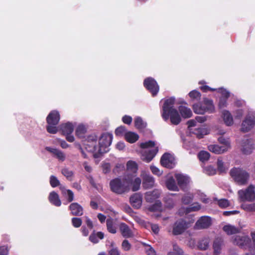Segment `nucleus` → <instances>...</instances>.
Listing matches in <instances>:
<instances>
[{
	"instance_id": "nucleus-1",
	"label": "nucleus",
	"mask_w": 255,
	"mask_h": 255,
	"mask_svg": "<svg viewBox=\"0 0 255 255\" xmlns=\"http://www.w3.org/2000/svg\"><path fill=\"white\" fill-rule=\"evenodd\" d=\"M112 134L108 133L103 134L98 141L96 135H90L85 140V147L87 151L93 154L94 158H98L109 151V146L112 143Z\"/></svg>"
},
{
	"instance_id": "nucleus-2",
	"label": "nucleus",
	"mask_w": 255,
	"mask_h": 255,
	"mask_svg": "<svg viewBox=\"0 0 255 255\" xmlns=\"http://www.w3.org/2000/svg\"><path fill=\"white\" fill-rule=\"evenodd\" d=\"M175 98H170L164 101L162 106V117L166 121L170 119V122L174 125H178L181 121V117L174 108Z\"/></svg>"
},
{
	"instance_id": "nucleus-3",
	"label": "nucleus",
	"mask_w": 255,
	"mask_h": 255,
	"mask_svg": "<svg viewBox=\"0 0 255 255\" xmlns=\"http://www.w3.org/2000/svg\"><path fill=\"white\" fill-rule=\"evenodd\" d=\"M139 146L141 148V158L146 162L151 161L158 150V147L156 146L155 142L151 140L141 142Z\"/></svg>"
},
{
	"instance_id": "nucleus-4",
	"label": "nucleus",
	"mask_w": 255,
	"mask_h": 255,
	"mask_svg": "<svg viewBox=\"0 0 255 255\" xmlns=\"http://www.w3.org/2000/svg\"><path fill=\"white\" fill-rule=\"evenodd\" d=\"M130 183V180L129 178H116L110 181V186L113 192L122 194L129 191Z\"/></svg>"
},
{
	"instance_id": "nucleus-5",
	"label": "nucleus",
	"mask_w": 255,
	"mask_h": 255,
	"mask_svg": "<svg viewBox=\"0 0 255 255\" xmlns=\"http://www.w3.org/2000/svg\"><path fill=\"white\" fill-rule=\"evenodd\" d=\"M230 175L234 181L240 185L247 184L250 178L249 174L240 168H234L230 171Z\"/></svg>"
},
{
	"instance_id": "nucleus-6",
	"label": "nucleus",
	"mask_w": 255,
	"mask_h": 255,
	"mask_svg": "<svg viewBox=\"0 0 255 255\" xmlns=\"http://www.w3.org/2000/svg\"><path fill=\"white\" fill-rule=\"evenodd\" d=\"M194 112L197 114H204L207 112L213 113L215 107L212 100L208 98H204L202 103H198L193 105Z\"/></svg>"
},
{
	"instance_id": "nucleus-7",
	"label": "nucleus",
	"mask_w": 255,
	"mask_h": 255,
	"mask_svg": "<svg viewBox=\"0 0 255 255\" xmlns=\"http://www.w3.org/2000/svg\"><path fill=\"white\" fill-rule=\"evenodd\" d=\"M238 199L240 202H252L255 199V186L249 185L245 189L238 192Z\"/></svg>"
},
{
	"instance_id": "nucleus-8",
	"label": "nucleus",
	"mask_w": 255,
	"mask_h": 255,
	"mask_svg": "<svg viewBox=\"0 0 255 255\" xmlns=\"http://www.w3.org/2000/svg\"><path fill=\"white\" fill-rule=\"evenodd\" d=\"M255 126V113L250 112L246 116L241 126V131L247 132L250 131Z\"/></svg>"
},
{
	"instance_id": "nucleus-9",
	"label": "nucleus",
	"mask_w": 255,
	"mask_h": 255,
	"mask_svg": "<svg viewBox=\"0 0 255 255\" xmlns=\"http://www.w3.org/2000/svg\"><path fill=\"white\" fill-rule=\"evenodd\" d=\"M74 125L70 122L63 124L60 125V129L62 133L66 136L67 141L72 142L75 140V137L72 134L74 130Z\"/></svg>"
},
{
	"instance_id": "nucleus-10",
	"label": "nucleus",
	"mask_w": 255,
	"mask_h": 255,
	"mask_svg": "<svg viewBox=\"0 0 255 255\" xmlns=\"http://www.w3.org/2000/svg\"><path fill=\"white\" fill-rule=\"evenodd\" d=\"M254 144L251 139H243L241 143L240 149L245 155L251 154L254 149Z\"/></svg>"
},
{
	"instance_id": "nucleus-11",
	"label": "nucleus",
	"mask_w": 255,
	"mask_h": 255,
	"mask_svg": "<svg viewBox=\"0 0 255 255\" xmlns=\"http://www.w3.org/2000/svg\"><path fill=\"white\" fill-rule=\"evenodd\" d=\"M144 87L152 94L153 96L157 94L159 91V86L156 81L152 78L149 77L144 81Z\"/></svg>"
},
{
	"instance_id": "nucleus-12",
	"label": "nucleus",
	"mask_w": 255,
	"mask_h": 255,
	"mask_svg": "<svg viewBox=\"0 0 255 255\" xmlns=\"http://www.w3.org/2000/svg\"><path fill=\"white\" fill-rule=\"evenodd\" d=\"M140 176L142 179V186L145 189H149L155 185L154 178L145 171H142Z\"/></svg>"
},
{
	"instance_id": "nucleus-13",
	"label": "nucleus",
	"mask_w": 255,
	"mask_h": 255,
	"mask_svg": "<svg viewBox=\"0 0 255 255\" xmlns=\"http://www.w3.org/2000/svg\"><path fill=\"white\" fill-rule=\"evenodd\" d=\"M189 227V224L180 220L176 221L173 226L172 234L178 235L182 234Z\"/></svg>"
},
{
	"instance_id": "nucleus-14",
	"label": "nucleus",
	"mask_w": 255,
	"mask_h": 255,
	"mask_svg": "<svg viewBox=\"0 0 255 255\" xmlns=\"http://www.w3.org/2000/svg\"><path fill=\"white\" fill-rule=\"evenodd\" d=\"M250 242L251 240L247 236H236L232 240V242L234 244L243 249H246Z\"/></svg>"
},
{
	"instance_id": "nucleus-15",
	"label": "nucleus",
	"mask_w": 255,
	"mask_h": 255,
	"mask_svg": "<svg viewBox=\"0 0 255 255\" xmlns=\"http://www.w3.org/2000/svg\"><path fill=\"white\" fill-rule=\"evenodd\" d=\"M160 162L163 166L168 168H173L175 164L174 156L169 153H165L162 155Z\"/></svg>"
},
{
	"instance_id": "nucleus-16",
	"label": "nucleus",
	"mask_w": 255,
	"mask_h": 255,
	"mask_svg": "<svg viewBox=\"0 0 255 255\" xmlns=\"http://www.w3.org/2000/svg\"><path fill=\"white\" fill-rule=\"evenodd\" d=\"M166 188L170 191H178L179 188L171 174H168L164 177Z\"/></svg>"
},
{
	"instance_id": "nucleus-17",
	"label": "nucleus",
	"mask_w": 255,
	"mask_h": 255,
	"mask_svg": "<svg viewBox=\"0 0 255 255\" xmlns=\"http://www.w3.org/2000/svg\"><path fill=\"white\" fill-rule=\"evenodd\" d=\"M212 224L211 219L208 216L201 217L196 223L195 228L196 229H203L209 227Z\"/></svg>"
},
{
	"instance_id": "nucleus-18",
	"label": "nucleus",
	"mask_w": 255,
	"mask_h": 255,
	"mask_svg": "<svg viewBox=\"0 0 255 255\" xmlns=\"http://www.w3.org/2000/svg\"><path fill=\"white\" fill-rule=\"evenodd\" d=\"M200 88L203 92H205L208 91H217L218 93L221 94L222 96L221 98L225 99H228L230 95V93L228 91L223 88L213 89L206 85L202 86L200 87Z\"/></svg>"
},
{
	"instance_id": "nucleus-19",
	"label": "nucleus",
	"mask_w": 255,
	"mask_h": 255,
	"mask_svg": "<svg viewBox=\"0 0 255 255\" xmlns=\"http://www.w3.org/2000/svg\"><path fill=\"white\" fill-rule=\"evenodd\" d=\"M161 193V191L158 189H155L152 191L147 192L145 194V199L148 202H153L159 197Z\"/></svg>"
},
{
	"instance_id": "nucleus-20",
	"label": "nucleus",
	"mask_w": 255,
	"mask_h": 255,
	"mask_svg": "<svg viewBox=\"0 0 255 255\" xmlns=\"http://www.w3.org/2000/svg\"><path fill=\"white\" fill-rule=\"evenodd\" d=\"M60 120V114L57 111H51L47 117L48 124L57 125Z\"/></svg>"
},
{
	"instance_id": "nucleus-21",
	"label": "nucleus",
	"mask_w": 255,
	"mask_h": 255,
	"mask_svg": "<svg viewBox=\"0 0 255 255\" xmlns=\"http://www.w3.org/2000/svg\"><path fill=\"white\" fill-rule=\"evenodd\" d=\"M175 177L176 179L178 185L181 187L186 186L190 181V178L188 176L180 173H175Z\"/></svg>"
},
{
	"instance_id": "nucleus-22",
	"label": "nucleus",
	"mask_w": 255,
	"mask_h": 255,
	"mask_svg": "<svg viewBox=\"0 0 255 255\" xmlns=\"http://www.w3.org/2000/svg\"><path fill=\"white\" fill-rule=\"evenodd\" d=\"M142 195L139 193H135L130 198V202L132 206L136 208H139L142 204Z\"/></svg>"
},
{
	"instance_id": "nucleus-23",
	"label": "nucleus",
	"mask_w": 255,
	"mask_h": 255,
	"mask_svg": "<svg viewBox=\"0 0 255 255\" xmlns=\"http://www.w3.org/2000/svg\"><path fill=\"white\" fill-rule=\"evenodd\" d=\"M45 149L51 153L55 157H56L59 160L63 161L66 158L65 154L62 151L54 148L50 147H46Z\"/></svg>"
},
{
	"instance_id": "nucleus-24",
	"label": "nucleus",
	"mask_w": 255,
	"mask_h": 255,
	"mask_svg": "<svg viewBox=\"0 0 255 255\" xmlns=\"http://www.w3.org/2000/svg\"><path fill=\"white\" fill-rule=\"evenodd\" d=\"M69 209L71 210L72 215L75 216H81L83 214V209L82 207L77 203H73L70 206Z\"/></svg>"
},
{
	"instance_id": "nucleus-25",
	"label": "nucleus",
	"mask_w": 255,
	"mask_h": 255,
	"mask_svg": "<svg viewBox=\"0 0 255 255\" xmlns=\"http://www.w3.org/2000/svg\"><path fill=\"white\" fill-rule=\"evenodd\" d=\"M222 118L226 126H231L233 125L234 121L233 117L228 111H223L222 112Z\"/></svg>"
},
{
	"instance_id": "nucleus-26",
	"label": "nucleus",
	"mask_w": 255,
	"mask_h": 255,
	"mask_svg": "<svg viewBox=\"0 0 255 255\" xmlns=\"http://www.w3.org/2000/svg\"><path fill=\"white\" fill-rule=\"evenodd\" d=\"M120 230L122 236L125 238H130L133 236L132 231L128 226L125 223H121L120 225Z\"/></svg>"
},
{
	"instance_id": "nucleus-27",
	"label": "nucleus",
	"mask_w": 255,
	"mask_h": 255,
	"mask_svg": "<svg viewBox=\"0 0 255 255\" xmlns=\"http://www.w3.org/2000/svg\"><path fill=\"white\" fill-rule=\"evenodd\" d=\"M126 178H129L130 180V183H129V186L131 185L132 186V190L133 191H136L139 189L140 184H141V179L139 177H135L133 180V176H126Z\"/></svg>"
},
{
	"instance_id": "nucleus-28",
	"label": "nucleus",
	"mask_w": 255,
	"mask_h": 255,
	"mask_svg": "<svg viewBox=\"0 0 255 255\" xmlns=\"http://www.w3.org/2000/svg\"><path fill=\"white\" fill-rule=\"evenodd\" d=\"M87 131V127L83 124H80L76 128L75 134L78 138L83 139L85 137Z\"/></svg>"
},
{
	"instance_id": "nucleus-29",
	"label": "nucleus",
	"mask_w": 255,
	"mask_h": 255,
	"mask_svg": "<svg viewBox=\"0 0 255 255\" xmlns=\"http://www.w3.org/2000/svg\"><path fill=\"white\" fill-rule=\"evenodd\" d=\"M223 230L228 235L235 234L240 231L239 228L229 224L224 225L223 227Z\"/></svg>"
},
{
	"instance_id": "nucleus-30",
	"label": "nucleus",
	"mask_w": 255,
	"mask_h": 255,
	"mask_svg": "<svg viewBox=\"0 0 255 255\" xmlns=\"http://www.w3.org/2000/svg\"><path fill=\"white\" fill-rule=\"evenodd\" d=\"M165 208L170 209L173 208L175 205V200L173 197V194L166 196L164 198Z\"/></svg>"
},
{
	"instance_id": "nucleus-31",
	"label": "nucleus",
	"mask_w": 255,
	"mask_h": 255,
	"mask_svg": "<svg viewBox=\"0 0 255 255\" xmlns=\"http://www.w3.org/2000/svg\"><path fill=\"white\" fill-rule=\"evenodd\" d=\"M224 245L223 240L221 238H217L213 243L214 255H219L221 252L222 247Z\"/></svg>"
},
{
	"instance_id": "nucleus-32",
	"label": "nucleus",
	"mask_w": 255,
	"mask_h": 255,
	"mask_svg": "<svg viewBox=\"0 0 255 255\" xmlns=\"http://www.w3.org/2000/svg\"><path fill=\"white\" fill-rule=\"evenodd\" d=\"M49 200L51 203L56 206H60L61 204V201L59 198V195L55 192H51L49 194Z\"/></svg>"
},
{
	"instance_id": "nucleus-33",
	"label": "nucleus",
	"mask_w": 255,
	"mask_h": 255,
	"mask_svg": "<svg viewBox=\"0 0 255 255\" xmlns=\"http://www.w3.org/2000/svg\"><path fill=\"white\" fill-rule=\"evenodd\" d=\"M125 138L127 141L132 143L138 139L139 136L137 133L134 132L127 131L125 134Z\"/></svg>"
},
{
	"instance_id": "nucleus-34",
	"label": "nucleus",
	"mask_w": 255,
	"mask_h": 255,
	"mask_svg": "<svg viewBox=\"0 0 255 255\" xmlns=\"http://www.w3.org/2000/svg\"><path fill=\"white\" fill-rule=\"evenodd\" d=\"M178 110L180 112V113L181 116L183 118H189L192 115V112L190 109L188 108L187 107L184 106H180L178 108Z\"/></svg>"
},
{
	"instance_id": "nucleus-35",
	"label": "nucleus",
	"mask_w": 255,
	"mask_h": 255,
	"mask_svg": "<svg viewBox=\"0 0 255 255\" xmlns=\"http://www.w3.org/2000/svg\"><path fill=\"white\" fill-rule=\"evenodd\" d=\"M107 228L110 233L112 234L116 233L117 225L113 219L110 218L107 220Z\"/></svg>"
},
{
	"instance_id": "nucleus-36",
	"label": "nucleus",
	"mask_w": 255,
	"mask_h": 255,
	"mask_svg": "<svg viewBox=\"0 0 255 255\" xmlns=\"http://www.w3.org/2000/svg\"><path fill=\"white\" fill-rule=\"evenodd\" d=\"M60 189L69 202H71L74 200V193L71 190L67 189L63 186H60Z\"/></svg>"
},
{
	"instance_id": "nucleus-37",
	"label": "nucleus",
	"mask_w": 255,
	"mask_h": 255,
	"mask_svg": "<svg viewBox=\"0 0 255 255\" xmlns=\"http://www.w3.org/2000/svg\"><path fill=\"white\" fill-rule=\"evenodd\" d=\"M193 133L195 134L198 138L203 137L204 135L209 133V129L207 128H198L195 129Z\"/></svg>"
},
{
	"instance_id": "nucleus-38",
	"label": "nucleus",
	"mask_w": 255,
	"mask_h": 255,
	"mask_svg": "<svg viewBox=\"0 0 255 255\" xmlns=\"http://www.w3.org/2000/svg\"><path fill=\"white\" fill-rule=\"evenodd\" d=\"M210 238L209 237H204L202 238L198 243V247L200 250H205L208 249L210 243Z\"/></svg>"
},
{
	"instance_id": "nucleus-39",
	"label": "nucleus",
	"mask_w": 255,
	"mask_h": 255,
	"mask_svg": "<svg viewBox=\"0 0 255 255\" xmlns=\"http://www.w3.org/2000/svg\"><path fill=\"white\" fill-rule=\"evenodd\" d=\"M104 234L101 232L92 233L89 237V240L94 244L98 243L99 239H103Z\"/></svg>"
},
{
	"instance_id": "nucleus-40",
	"label": "nucleus",
	"mask_w": 255,
	"mask_h": 255,
	"mask_svg": "<svg viewBox=\"0 0 255 255\" xmlns=\"http://www.w3.org/2000/svg\"><path fill=\"white\" fill-rule=\"evenodd\" d=\"M208 149L216 154H221L226 152L225 149L221 146L217 144H211L208 146Z\"/></svg>"
},
{
	"instance_id": "nucleus-41",
	"label": "nucleus",
	"mask_w": 255,
	"mask_h": 255,
	"mask_svg": "<svg viewBox=\"0 0 255 255\" xmlns=\"http://www.w3.org/2000/svg\"><path fill=\"white\" fill-rule=\"evenodd\" d=\"M127 170L128 171L131 172L133 173H136L138 170L137 163L132 160L128 161L127 163Z\"/></svg>"
},
{
	"instance_id": "nucleus-42",
	"label": "nucleus",
	"mask_w": 255,
	"mask_h": 255,
	"mask_svg": "<svg viewBox=\"0 0 255 255\" xmlns=\"http://www.w3.org/2000/svg\"><path fill=\"white\" fill-rule=\"evenodd\" d=\"M218 141L220 143L223 144L221 146L225 149L226 151L231 148V141L229 138H226L223 136H221L218 138Z\"/></svg>"
},
{
	"instance_id": "nucleus-43",
	"label": "nucleus",
	"mask_w": 255,
	"mask_h": 255,
	"mask_svg": "<svg viewBox=\"0 0 255 255\" xmlns=\"http://www.w3.org/2000/svg\"><path fill=\"white\" fill-rule=\"evenodd\" d=\"M195 197L206 204L209 203L211 202V200L207 197L206 195L200 191L197 192L195 194Z\"/></svg>"
},
{
	"instance_id": "nucleus-44",
	"label": "nucleus",
	"mask_w": 255,
	"mask_h": 255,
	"mask_svg": "<svg viewBox=\"0 0 255 255\" xmlns=\"http://www.w3.org/2000/svg\"><path fill=\"white\" fill-rule=\"evenodd\" d=\"M146 123L143 121L141 118L137 117L135 118L134 126L137 128L142 129L146 127Z\"/></svg>"
},
{
	"instance_id": "nucleus-45",
	"label": "nucleus",
	"mask_w": 255,
	"mask_h": 255,
	"mask_svg": "<svg viewBox=\"0 0 255 255\" xmlns=\"http://www.w3.org/2000/svg\"><path fill=\"white\" fill-rule=\"evenodd\" d=\"M168 255H183V252L178 246L174 244L172 250L168 253Z\"/></svg>"
},
{
	"instance_id": "nucleus-46",
	"label": "nucleus",
	"mask_w": 255,
	"mask_h": 255,
	"mask_svg": "<svg viewBox=\"0 0 255 255\" xmlns=\"http://www.w3.org/2000/svg\"><path fill=\"white\" fill-rule=\"evenodd\" d=\"M62 174L69 180L73 179L74 173L73 171L67 168H64L61 170Z\"/></svg>"
},
{
	"instance_id": "nucleus-47",
	"label": "nucleus",
	"mask_w": 255,
	"mask_h": 255,
	"mask_svg": "<svg viewBox=\"0 0 255 255\" xmlns=\"http://www.w3.org/2000/svg\"><path fill=\"white\" fill-rule=\"evenodd\" d=\"M198 158L202 162L208 160L210 157V154L207 151H201L198 153Z\"/></svg>"
},
{
	"instance_id": "nucleus-48",
	"label": "nucleus",
	"mask_w": 255,
	"mask_h": 255,
	"mask_svg": "<svg viewBox=\"0 0 255 255\" xmlns=\"http://www.w3.org/2000/svg\"><path fill=\"white\" fill-rule=\"evenodd\" d=\"M188 95L192 100L197 101L200 100L201 96L200 93L196 90L191 91Z\"/></svg>"
},
{
	"instance_id": "nucleus-49",
	"label": "nucleus",
	"mask_w": 255,
	"mask_h": 255,
	"mask_svg": "<svg viewBox=\"0 0 255 255\" xmlns=\"http://www.w3.org/2000/svg\"><path fill=\"white\" fill-rule=\"evenodd\" d=\"M193 195L190 193L185 194L182 198V202L184 204H188L191 203L193 199Z\"/></svg>"
},
{
	"instance_id": "nucleus-50",
	"label": "nucleus",
	"mask_w": 255,
	"mask_h": 255,
	"mask_svg": "<svg viewBox=\"0 0 255 255\" xmlns=\"http://www.w3.org/2000/svg\"><path fill=\"white\" fill-rule=\"evenodd\" d=\"M241 207L247 212H255V202L253 204H243Z\"/></svg>"
},
{
	"instance_id": "nucleus-51",
	"label": "nucleus",
	"mask_w": 255,
	"mask_h": 255,
	"mask_svg": "<svg viewBox=\"0 0 255 255\" xmlns=\"http://www.w3.org/2000/svg\"><path fill=\"white\" fill-rule=\"evenodd\" d=\"M49 182L50 185L54 188L60 185V181L58 178L54 175H51L49 178Z\"/></svg>"
},
{
	"instance_id": "nucleus-52",
	"label": "nucleus",
	"mask_w": 255,
	"mask_h": 255,
	"mask_svg": "<svg viewBox=\"0 0 255 255\" xmlns=\"http://www.w3.org/2000/svg\"><path fill=\"white\" fill-rule=\"evenodd\" d=\"M201 206L197 203H195L191 205V206L187 208L186 213H188L192 211H197L201 209Z\"/></svg>"
},
{
	"instance_id": "nucleus-53",
	"label": "nucleus",
	"mask_w": 255,
	"mask_h": 255,
	"mask_svg": "<svg viewBox=\"0 0 255 255\" xmlns=\"http://www.w3.org/2000/svg\"><path fill=\"white\" fill-rule=\"evenodd\" d=\"M57 125L48 124L47 130L50 133L55 134L58 131V128L56 127Z\"/></svg>"
},
{
	"instance_id": "nucleus-54",
	"label": "nucleus",
	"mask_w": 255,
	"mask_h": 255,
	"mask_svg": "<svg viewBox=\"0 0 255 255\" xmlns=\"http://www.w3.org/2000/svg\"><path fill=\"white\" fill-rule=\"evenodd\" d=\"M131 248V244L127 240H124L122 243V248L125 251H128Z\"/></svg>"
},
{
	"instance_id": "nucleus-55",
	"label": "nucleus",
	"mask_w": 255,
	"mask_h": 255,
	"mask_svg": "<svg viewBox=\"0 0 255 255\" xmlns=\"http://www.w3.org/2000/svg\"><path fill=\"white\" fill-rule=\"evenodd\" d=\"M150 169L152 173L155 175L160 176L163 173L162 171L160 170L159 168L154 165H151L150 166Z\"/></svg>"
},
{
	"instance_id": "nucleus-56",
	"label": "nucleus",
	"mask_w": 255,
	"mask_h": 255,
	"mask_svg": "<svg viewBox=\"0 0 255 255\" xmlns=\"http://www.w3.org/2000/svg\"><path fill=\"white\" fill-rule=\"evenodd\" d=\"M204 172L206 174L209 175H213L216 174V170L214 167L212 166L206 167L204 169Z\"/></svg>"
},
{
	"instance_id": "nucleus-57",
	"label": "nucleus",
	"mask_w": 255,
	"mask_h": 255,
	"mask_svg": "<svg viewBox=\"0 0 255 255\" xmlns=\"http://www.w3.org/2000/svg\"><path fill=\"white\" fill-rule=\"evenodd\" d=\"M162 204L161 202L158 201L156 203L149 208V210L151 211H159L161 209Z\"/></svg>"
},
{
	"instance_id": "nucleus-58",
	"label": "nucleus",
	"mask_w": 255,
	"mask_h": 255,
	"mask_svg": "<svg viewBox=\"0 0 255 255\" xmlns=\"http://www.w3.org/2000/svg\"><path fill=\"white\" fill-rule=\"evenodd\" d=\"M217 166L218 170L220 172H224L226 170V168L224 166V162L221 158L218 159Z\"/></svg>"
},
{
	"instance_id": "nucleus-59",
	"label": "nucleus",
	"mask_w": 255,
	"mask_h": 255,
	"mask_svg": "<svg viewBox=\"0 0 255 255\" xmlns=\"http://www.w3.org/2000/svg\"><path fill=\"white\" fill-rule=\"evenodd\" d=\"M217 203L221 208H226L230 205L229 202L227 199H222L217 201Z\"/></svg>"
},
{
	"instance_id": "nucleus-60",
	"label": "nucleus",
	"mask_w": 255,
	"mask_h": 255,
	"mask_svg": "<svg viewBox=\"0 0 255 255\" xmlns=\"http://www.w3.org/2000/svg\"><path fill=\"white\" fill-rule=\"evenodd\" d=\"M73 226L75 228H79L82 224V220L79 218H73L72 219Z\"/></svg>"
},
{
	"instance_id": "nucleus-61",
	"label": "nucleus",
	"mask_w": 255,
	"mask_h": 255,
	"mask_svg": "<svg viewBox=\"0 0 255 255\" xmlns=\"http://www.w3.org/2000/svg\"><path fill=\"white\" fill-rule=\"evenodd\" d=\"M145 251L147 255H155V250L150 245H146L145 247Z\"/></svg>"
},
{
	"instance_id": "nucleus-62",
	"label": "nucleus",
	"mask_w": 255,
	"mask_h": 255,
	"mask_svg": "<svg viewBox=\"0 0 255 255\" xmlns=\"http://www.w3.org/2000/svg\"><path fill=\"white\" fill-rule=\"evenodd\" d=\"M126 131V129L125 127L121 126L115 130V133L117 135L120 136L123 135V134H125Z\"/></svg>"
},
{
	"instance_id": "nucleus-63",
	"label": "nucleus",
	"mask_w": 255,
	"mask_h": 255,
	"mask_svg": "<svg viewBox=\"0 0 255 255\" xmlns=\"http://www.w3.org/2000/svg\"><path fill=\"white\" fill-rule=\"evenodd\" d=\"M124 169L125 165L123 163H118L114 169V172L115 173H118L120 171L123 170Z\"/></svg>"
},
{
	"instance_id": "nucleus-64",
	"label": "nucleus",
	"mask_w": 255,
	"mask_h": 255,
	"mask_svg": "<svg viewBox=\"0 0 255 255\" xmlns=\"http://www.w3.org/2000/svg\"><path fill=\"white\" fill-rule=\"evenodd\" d=\"M108 255H121V254L117 248L113 247L108 251Z\"/></svg>"
}]
</instances>
